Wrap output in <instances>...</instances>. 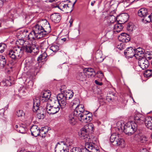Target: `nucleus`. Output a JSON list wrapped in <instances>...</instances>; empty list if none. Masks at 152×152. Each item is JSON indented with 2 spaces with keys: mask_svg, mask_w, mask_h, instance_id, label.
<instances>
[{
  "mask_svg": "<svg viewBox=\"0 0 152 152\" xmlns=\"http://www.w3.org/2000/svg\"><path fill=\"white\" fill-rule=\"evenodd\" d=\"M40 103L39 101L37 102H33V110L34 112H37V117L39 119H43L45 117L44 113L46 112L45 108L39 107Z\"/></svg>",
  "mask_w": 152,
  "mask_h": 152,
  "instance_id": "39448f33",
  "label": "nucleus"
},
{
  "mask_svg": "<svg viewBox=\"0 0 152 152\" xmlns=\"http://www.w3.org/2000/svg\"><path fill=\"white\" fill-rule=\"evenodd\" d=\"M64 94L61 93L58 94L57 96V100L55 102V104H58L61 109L65 108L66 106V99Z\"/></svg>",
  "mask_w": 152,
  "mask_h": 152,
  "instance_id": "1a4fd4ad",
  "label": "nucleus"
},
{
  "mask_svg": "<svg viewBox=\"0 0 152 152\" xmlns=\"http://www.w3.org/2000/svg\"><path fill=\"white\" fill-rule=\"evenodd\" d=\"M39 23L42 27L43 31V35L45 36L49 33L51 31L50 26L49 23L45 20H42L39 22Z\"/></svg>",
  "mask_w": 152,
  "mask_h": 152,
  "instance_id": "9b49d317",
  "label": "nucleus"
},
{
  "mask_svg": "<svg viewBox=\"0 0 152 152\" xmlns=\"http://www.w3.org/2000/svg\"><path fill=\"white\" fill-rule=\"evenodd\" d=\"M41 95L46 97V99H49L50 96L51 94L49 91H45L42 92Z\"/></svg>",
  "mask_w": 152,
  "mask_h": 152,
  "instance_id": "e433bc0d",
  "label": "nucleus"
},
{
  "mask_svg": "<svg viewBox=\"0 0 152 152\" xmlns=\"http://www.w3.org/2000/svg\"><path fill=\"white\" fill-rule=\"evenodd\" d=\"M138 60L139 66L142 69H145L149 66V62L145 58L143 57Z\"/></svg>",
  "mask_w": 152,
  "mask_h": 152,
  "instance_id": "4468645a",
  "label": "nucleus"
},
{
  "mask_svg": "<svg viewBox=\"0 0 152 152\" xmlns=\"http://www.w3.org/2000/svg\"><path fill=\"white\" fill-rule=\"evenodd\" d=\"M84 113H85L84 112H80V110H74L73 114L76 117L78 118L81 115H83Z\"/></svg>",
  "mask_w": 152,
  "mask_h": 152,
  "instance_id": "ea45409f",
  "label": "nucleus"
},
{
  "mask_svg": "<svg viewBox=\"0 0 152 152\" xmlns=\"http://www.w3.org/2000/svg\"><path fill=\"white\" fill-rule=\"evenodd\" d=\"M47 56V54L45 52L43 53L42 54L39 55L37 58L38 61H41L42 60H45Z\"/></svg>",
  "mask_w": 152,
  "mask_h": 152,
  "instance_id": "a19ab883",
  "label": "nucleus"
},
{
  "mask_svg": "<svg viewBox=\"0 0 152 152\" xmlns=\"http://www.w3.org/2000/svg\"><path fill=\"white\" fill-rule=\"evenodd\" d=\"M28 42L27 41H24L23 39H19L17 40L16 42V44L18 46V45H21L23 48L26 44L25 43L26 42Z\"/></svg>",
  "mask_w": 152,
  "mask_h": 152,
  "instance_id": "c9c22d12",
  "label": "nucleus"
},
{
  "mask_svg": "<svg viewBox=\"0 0 152 152\" xmlns=\"http://www.w3.org/2000/svg\"><path fill=\"white\" fill-rule=\"evenodd\" d=\"M124 46V44L123 43H120L117 45V48L120 50H121L123 48Z\"/></svg>",
  "mask_w": 152,
  "mask_h": 152,
  "instance_id": "864d4df0",
  "label": "nucleus"
},
{
  "mask_svg": "<svg viewBox=\"0 0 152 152\" xmlns=\"http://www.w3.org/2000/svg\"><path fill=\"white\" fill-rule=\"evenodd\" d=\"M41 37L36 34L33 30L32 31L28 36V39L30 41H34L36 39H40Z\"/></svg>",
  "mask_w": 152,
  "mask_h": 152,
  "instance_id": "412c9836",
  "label": "nucleus"
},
{
  "mask_svg": "<svg viewBox=\"0 0 152 152\" xmlns=\"http://www.w3.org/2000/svg\"><path fill=\"white\" fill-rule=\"evenodd\" d=\"M123 127H120L119 130L122 131L123 129L125 133L128 135H131L134 133L137 129V125L136 123L133 122H129L125 125H123Z\"/></svg>",
  "mask_w": 152,
  "mask_h": 152,
  "instance_id": "f03ea898",
  "label": "nucleus"
},
{
  "mask_svg": "<svg viewBox=\"0 0 152 152\" xmlns=\"http://www.w3.org/2000/svg\"><path fill=\"white\" fill-rule=\"evenodd\" d=\"M17 130L22 134H25L26 132L27 128L25 126H20L18 129H17Z\"/></svg>",
  "mask_w": 152,
  "mask_h": 152,
  "instance_id": "f704fd0d",
  "label": "nucleus"
},
{
  "mask_svg": "<svg viewBox=\"0 0 152 152\" xmlns=\"http://www.w3.org/2000/svg\"><path fill=\"white\" fill-rule=\"evenodd\" d=\"M95 83L96 84L99 86H101L102 85V82H100L96 80H95Z\"/></svg>",
  "mask_w": 152,
  "mask_h": 152,
  "instance_id": "4d7b16f0",
  "label": "nucleus"
},
{
  "mask_svg": "<svg viewBox=\"0 0 152 152\" xmlns=\"http://www.w3.org/2000/svg\"><path fill=\"white\" fill-rule=\"evenodd\" d=\"M50 49L54 52H56L59 50V47L58 45L53 44L50 47Z\"/></svg>",
  "mask_w": 152,
  "mask_h": 152,
  "instance_id": "79ce46f5",
  "label": "nucleus"
},
{
  "mask_svg": "<svg viewBox=\"0 0 152 152\" xmlns=\"http://www.w3.org/2000/svg\"><path fill=\"white\" fill-rule=\"evenodd\" d=\"M48 99H46V97L42 96L41 95L40 97V100L39 101V102L40 100L42 102H47ZM38 101H39V100H37V101H35L34 100V102H37Z\"/></svg>",
  "mask_w": 152,
  "mask_h": 152,
  "instance_id": "8fccbe9b",
  "label": "nucleus"
},
{
  "mask_svg": "<svg viewBox=\"0 0 152 152\" xmlns=\"http://www.w3.org/2000/svg\"><path fill=\"white\" fill-rule=\"evenodd\" d=\"M150 17L151 18V22L152 23V13L150 15Z\"/></svg>",
  "mask_w": 152,
  "mask_h": 152,
  "instance_id": "774afa93",
  "label": "nucleus"
},
{
  "mask_svg": "<svg viewBox=\"0 0 152 152\" xmlns=\"http://www.w3.org/2000/svg\"><path fill=\"white\" fill-rule=\"evenodd\" d=\"M0 59H1V60H6V59L5 57L4 56H0Z\"/></svg>",
  "mask_w": 152,
  "mask_h": 152,
  "instance_id": "680f3d73",
  "label": "nucleus"
},
{
  "mask_svg": "<svg viewBox=\"0 0 152 152\" xmlns=\"http://www.w3.org/2000/svg\"><path fill=\"white\" fill-rule=\"evenodd\" d=\"M61 39L63 41L65 42L66 40V38H62Z\"/></svg>",
  "mask_w": 152,
  "mask_h": 152,
  "instance_id": "338daca9",
  "label": "nucleus"
},
{
  "mask_svg": "<svg viewBox=\"0 0 152 152\" xmlns=\"http://www.w3.org/2000/svg\"><path fill=\"white\" fill-rule=\"evenodd\" d=\"M6 84H7V86H10L12 85L13 84L15 83L14 81H11V79L10 78L6 80L5 81Z\"/></svg>",
  "mask_w": 152,
  "mask_h": 152,
  "instance_id": "c03bdc74",
  "label": "nucleus"
},
{
  "mask_svg": "<svg viewBox=\"0 0 152 152\" xmlns=\"http://www.w3.org/2000/svg\"><path fill=\"white\" fill-rule=\"evenodd\" d=\"M84 71L85 72L86 75L88 76L94 75L95 74V72L92 68H86L84 69Z\"/></svg>",
  "mask_w": 152,
  "mask_h": 152,
  "instance_id": "c756f323",
  "label": "nucleus"
},
{
  "mask_svg": "<svg viewBox=\"0 0 152 152\" xmlns=\"http://www.w3.org/2000/svg\"><path fill=\"white\" fill-rule=\"evenodd\" d=\"M117 126H118V129H119V128H120V127H123V125H124V124H122V123L121 122H118L117 123ZM120 130H119V131Z\"/></svg>",
  "mask_w": 152,
  "mask_h": 152,
  "instance_id": "6e6d98bb",
  "label": "nucleus"
},
{
  "mask_svg": "<svg viewBox=\"0 0 152 152\" xmlns=\"http://www.w3.org/2000/svg\"><path fill=\"white\" fill-rule=\"evenodd\" d=\"M140 152H149L146 148H142Z\"/></svg>",
  "mask_w": 152,
  "mask_h": 152,
  "instance_id": "052dcab7",
  "label": "nucleus"
},
{
  "mask_svg": "<svg viewBox=\"0 0 152 152\" xmlns=\"http://www.w3.org/2000/svg\"><path fill=\"white\" fill-rule=\"evenodd\" d=\"M134 29V25L131 23H128L127 25V30L130 32L133 31Z\"/></svg>",
  "mask_w": 152,
  "mask_h": 152,
  "instance_id": "49530a36",
  "label": "nucleus"
},
{
  "mask_svg": "<svg viewBox=\"0 0 152 152\" xmlns=\"http://www.w3.org/2000/svg\"><path fill=\"white\" fill-rule=\"evenodd\" d=\"M79 101L77 98H75L71 103V105L72 108H75L79 105Z\"/></svg>",
  "mask_w": 152,
  "mask_h": 152,
  "instance_id": "473e14b6",
  "label": "nucleus"
},
{
  "mask_svg": "<svg viewBox=\"0 0 152 152\" xmlns=\"http://www.w3.org/2000/svg\"><path fill=\"white\" fill-rule=\"evenodd\" d=\"M95 3V1H93L91 2V5L92 6H93Z\"/></svg>",
  "mask_w": 152,
  "mask_h": 152,
  "instance_id": "0e129e2a",
  "label": "nucleus"
},
{
  "mask_svg": "<svg viewBox=\"0 0 152 152\" xmlns=\"http://www.w3.org/2000/svg\"><path fill=\"white\" fill-rule=\"evenodd\" d=\"M137 14L139 17L142 18L145 15L148 14V10L146 8H141L138 11Z\"/></svg>",
  "mask_w": 152,
  "mask_h": 152,
  "instance_id": "a878e982",
  "label": "nucleus"
},
{
  "mask_svg": "<svg viewBox=\"0 0 152 152\" xmlns=\"http://www.w3.org/2000/svg\"><path fill=\"white\" fill-rule=\"evenodd\" d=\"M75 116L73 114H70L68 118V121L69 123L72 125H74L76 123V121L75 118Z\"/></svg>",
  "mask_w": 152,
  "mask_h": 152,
  "instance_id": "bb28decb",
  "label": "nucleus"
},
{
  "mask_svg": "<svg viewBox=\"0 0 152 152\" xmlns=\"http://www.w3.org/2000/svg\"><path fill=\"white\" fill-rule=\"evenodd\" d=\"M131 37L130 35L126 33L121 34L118 37V40L123 42H127L130 40Z\"/></svg>",
  "mask_w": 152,
  "mask_h": 152,
  "instance_id": "a211bd4d",
  "label": "nucleus"
},
{
  "mask_svg": "<svg viewBox=\"0 0 152 152\" xmlns=\"http://www.w3.org/2000/svg\"><path fill=\"white\" fill-rule=\"evenodd\" d=\"M106 99L108 101L110 102L113 100V99L110 96H108L106 97Z\"/></svg>",
  "mask_w": 152,
  "mask_h": 152,
  "instance_id": "5fc2aeb1",
  "label": "nucleus"
},
{
  "mask_svg": "<svg viewBox=\"0 0 152 152\" xmlns=\"http://www.w3.org/2000/svg\"><path fill=\"white\" fill-rule=\"evenodd\" d=\"M60 107L58 104H55L53 105H51L49 104H47L46 106L45 107L46 111L50 115H53L58 113L60 109Z\"/></svg>",
  "mask_w": 152,
  "mask_h": 152,
  "instance_id": "9d476101",
  "label": "nucleus"
},
{
  "mask_svg": "<svg viewBox=\"0 0 152 152\" xmlns=\"http://www.w3.org/2000/svg\"><path fill=\"white\" fill-rule=\"evenodd\" d=\"M26 45L23 48V50L27 53H34L35 54H37L39 52V49L37 46L35 44L31 42L29 43L28 41L25 43Z\"/></svg>",
  "mask_w": 152,
  "mask_h": 152,
  "instance_id": "0eeeda50",
  "label": "nucleus"
},
{
  "mask_svg": "<svg viewBox=\"0 0 152 152\" xmlns=\"http://www.w3.org/2000/svg\"><path fill=\"white\" fill-rule=\"evenodd\" d=\"M94 127L91 123L85 125L80 130V136L81 139L84 140L85 142L89 141L90 138L88 135L93 131Z\"/></svg>",
  "mask_w": 152,
  "mask_h": 152,
  "instance_id": "f257e3e1",
  "label": "nucleus"
},
{
  "mask_svg": "<svg viewBox=\"0 0 152 152\" xmlns=\"http://www.w3.org/2000/svg\"><path fill=\"white\" fill-rule=\"evenodd\" d=\"M135 139L136 140H139L142 143L145 142L148 140V138L144 135L137 134L135 135Z\"/></svg>",
  "mask_w": 152,
  "mask_h": 152,
  "instance_id": "b1692460",
  "label": "nucleus"
},
{
  "mask_svg": "<svg viewBox=\"0 0 152 152\" xmlns=\"http://www.w3.org/2000/svg\"><path fill=\"white\" fill-rule=\"evenodd\" d=\"M72 22H73V20H70L69 21V22L70 23V26H71L72 25Z\"/></svg>",
  "mask_w": 152,
  "mask_h": 152,
  "instance_id": "69168bd1",
  "label": "nucleus"
},
{
  "mask_svg": "<svg viewBox=\"0 0 152 152\" xmlns=\"http://www.w3.org/2000/svg\"><path fill=\"white\" fill-rule=\"evenodd\" d=\"M134 120L133 123L141 124L145 121V117L142 114L136 112L134 115Z\"/></svg>",
  "mask_w": 152,
  "mask_h": 152,
  "instance_id": "ddd939ff",
  "label": "nucleus"
},
{
  "mask_svg": "<svg viewBox=\"0 0 152 152\" xmlns=\"http://www.w3.org/2000/svg\"><path fill=\"white\" fill-rule=\"evenodd\" d=\"M152 75V70L148 69L145 71L144 73V76L146 77H150Z\"/></svg>",
  "mask_w": 152,
  "mask_h": 152,
  "instance_id": "37998d69",
  "label": "nucleus"
},
{
  "mask_svg": "<svg viewBox=\"0 0 152 152\" xmlns=\"http://www.w3.org/2000/svg\"><path fill=\"white\" fill-rule=\"evenodd\" d=\"M46 129L45 127H42L41 130L40 128L37 125H33L30 128V130L31 133V135L35 137H36L40 134L42 135V137H45V135H43V134H45L46 132L47 131H44L45 129Z\"/></svg>",
  "mask_w": 152,
  "mask_h": 152,
  "instance_id": "6e6552de",
  "label": "nucleus"
},
{
  "mask_svg": "<svg viewBox=\"0 0 152 152\" xmlns=\"http://www.w3.org/2000/svg\"><path fill=\"white\" fill-rule=\"evenodd\" d=\"M43 28L39 23V22L38 23L36 24L34 28V30H33L38 35H39L41 38L45 37L44 35H43V31L44 30L42 29Z\"/></svg>",
  "mask_w": 152,
  "mask_h": 152,
  "instance_id": "f3484780",
  "label": "nucleus"
},
{
  "mask_svg": "<svg viewBox=\"0 0 152 152\" xmlns=\"http://www.w3.org/2000/svg\"><path fill=\"white\" fill-rule=\"evenodd\" d=\"M129 18V16L128 14L126 13H123L120 14L119 15L116 16L110 14L109 19L110 20L112 19V21H110V22L111 23H113L114 22L118 20V21H120L121 23H124L126 22Z\"/></svg>",
  "mask_w": 152,
  "mask_h": 152,
  "instance_id": "423d86ee",
  "label": "nucleus"
},
{
  "mask_svg": "<svg viewBox=\"0 0 152 152\" xmlns=\"http://www.w3.org/2000/svg\"><path fill=\"white\" fill-rule=\"evenodd\" d=\"M4 110L3 109L0 110V116H2L4 115Z\"/></svg>",
  "mask_w": 152,
  "mask_h": 152,
  "instance_id": "bf43d9fd",
  "label": "nucleus"
},
{
  "mask_svg": "<svg viewBox=\"0 0 152 152\" xmlns=\"http://www.w3.org/2000/svg\"><path fill=\"white\" fill-rule=\"evenodd\" d=\"M3 1L0 0V7H1L3 5Z\"/></svg>",
  "mask_w": 152,
  "mask_h": 152,
  "instance_id": "e2e57ef3",
  "label": "nucleus"
},
{
  "mask_svg": "<svg viewBox=\"0 0 152 152\" xmlns=\"http://www.w3.org/2000/svg\"><path fill=\"white\" fill-rule=\"evenodd\" d=\"M61 143L66 145V148H68L69 147L71 146L73 144V140L72 139L69 138H66L65 141H61Z\"/></svg>",
  "mask_w": 152,
  "mask_h": 152,
  "instance_id": "cd10ccee",
  "label": "nucleus"
},
{
  "mask_svg": "<svg viewBox=\"0 0 152 152\" xmlns=\"http://www.w3.org/2000/svg\"><path fill=\"white\" fill-rule=\"evenodd\" d=\"M113 31H110L107 32L106 34V36L109 39H110L113 36Z\"/></svg>",
  "mask_w": 152,
  "mask_h": 152,
  "instance_id": "09e8293b",
  "label": "nucleus"
},
{
  "mask_svg": "<svg viewBox=\"0 0 152 152\" xmlns=\"http://www.w3.org/2000/svg\"><path fill=\"white\" fill-rule=\"evenodd\" d=\"M135 52V49L132 47H130L127 48L125 50L124 54L126 58H132L133 56H134Z\"/></svg>",
  "mask_w": 152,
  "mask_h": 152,
  "instance_id": "dca6fc26",
  "label": "nucleus"
},
{
  "mask_svg": "<svg viewBox=\"0 0 152 152\" xmlns=\"http://www.w3.org/2000/svg\"><path fill=\"white\" fill-rule=\"evenodd\" d=\"M16 115L18 117H23L24 116L25 113L23 110H19L17 111Z\"/></svg>",
  "mask_w": 152,
  "mask_h": 152,
  "instance_id": "de8ad7c7",
  "label": "nucleus"
},
{
  "mask_svg": "<svg viewBox=\"0 0 152 152\" xmlns=\"http://www.w3.org/2000/svg\"><path fill=\"white\" fill-rule=\"evenodd\" d=\"M71 7V5L69 4H61L58 6L59 9L66 13L71 12L72 11L73 9H72Z\"/></svg>",
  "mask_w": 152,
  "mask_h": 152,
  "instance_id": "aec40b11",
  "label": "nucleus"
},
{
  "mask_svg": "<svg viewBox=\"0 0 152 152\" xmlns=\"http://www.w3.org/2000/svg\"><path fill=\"white\" fill-rule=\"evenodd\" d=\"M1 62L2 63L1 65L2 67H4L6 69H8L10 68L11 69L12 68V66H9V64H6V60H1Z\"/></svg>",
  "mask_w": 152,
  "mask_h": 152,
  "instance_id": "4c0bfd02",
  "label": "nucleus"
},
{
  "mask_svg": "<svg viewBox=\"0 0 152 152\" xmlns=\"http://www.w3.org/2000/svg\"><path fill=\"white\" fill-rule=\"evenodd\" d=\"M143 57L147 60H151L152 58V51H145L143 54Z\"/></svg>",
  "mask_w": 152,
  "mask_h": 152,
  "instance_id": "2f4dec72",
  "label": "nucleus"
},
{
  "mask_svg": "<svg viewBox=\"0 0 152 152\" xmlns=\"http://www.w3.org/2000/svg\"><path fill=\"white\" fill-rule=\"evenodd\" d=\"M99 78H102L104 77V75L103 72L101 71H99L96 72Z\"/></svg>",
  "mask_w": 152,
  "mask_h": 152,
  "instance_id": "3c124183",
  "label": "nucleus"
},
{
  "mask_svg": "<svg viewBox=\"0 0 152 152\" xmlns=\"http://www.w3.org/2000/svg\"><path fill=\"white\" fill-rule=\"evenodd\" d=\"M110 140L111 142L114 146H119L121 147L124 146V140L120 137L118 134L113 133L111 134L110 137Z\"/></svg>",
  "mask_w": 152,
  "mask_h": 152,
  "instance_id": "7ed1b4c3",
  "label": "nucleus"
},
{
  "mask_svg": "<svg viewBox=\"0 0 152 152\" xmlns=\"http://www.w3.org/2000/svg\"><path fill=\"white\" fill-rule=\"evenodd\" d=\"M82 115L77 118L82 123H86L91 121V117L88 116L87 114H86L85 113Z\"/></svg>",
  "mask_w": 152,
  "mask_h": 152,
  "instance_id": "4be33fe9",
  "label": "nucleus"
},
{
  "mask_svg": "<svg viewBox=\"0 0 152 152\" xmlns=\"http://www.w3.org/2000/svg\"><path fill=\"white\" fill-rule=\"evenodd\" d=\"M135 52L134 56L137 59H139L143 57V54L145 50L142 48L139 47L136 49H135Z\"/></svg>",
  "mask_w": 152,
  "mask_h": 152,
  "instance_id": "6ab92c4d",
  "label": "nucleus"
},
{
  "mask_svg": "<svg viewBox=\"0 0 152 152\" xmlns=\"http://www.w3.org/2000/svg\"><path fill=\"white\" fill-rule=\"evenodd\" d=\"M84 107V106L82 104H80L75 108V110H80V112H84L85 109Z\"/></svg>",
  "mask_w": 152,
  "mask_h": 152,
  "instance_id": "a18cd8bd",
  "label": "nucleus"
},
{
  "mask_svg": "<svg viewBox=\"0 0 152 152\" xmlns=\"http://www.w3.org/2000/svg\"><path fill=\"white\" fill-rule=\"evenodd\" d=\"M55 152H69V149L66 148V145L61 142L58 143L55 148Z\"/></svg>",
  "mask_w": 152,
  "mask_h": 152,
  "instance_id": "2eb2a0df",
  "label": "nucleus"
},
{
  "mask_svg": "<svg viewBox=\"0 0 152 152\" xmlns=\"http://www.w3.org/2000/svg\"><path fill=\"white\" fill-rule=\"evenodd\" d=\"M150 16V15H149L148 13V15H145L142 18L141 20L142 22L145 24L151 22V18Z\"/></svg>",
  "mask_w": 152,
  "mask_h": 152,
  "instance_id": "7c9ffc66",
  "label": "nucleus"
},
{
  "mask_svg": "<svg viewBox=\"0 0 152 152\" xmlns=\"http://www.w3.org/2000/svg\"><path fill=\"white\" fill-rule=\"evenodd\" d=\"M85 142L86 148L89 149V152H99V148L97 145L88 141Z\"/></svg>",
  "mask_w": 152,
  "mask_h": 152,
  "instance_id": "f8f14e48",
  "label": "nucleus"
},
{
  "mask_svg": "<svg viewBox=\"0 0 152 152\" xmlns=\"http://www.w3.org/2000/svg\"><path fill=\"white\" fill-rule=\"evenodd\" d=\"M115 24L114 26L113 31L116 32L117 33L120 32L123 29V27L121 23H117Z\"/></svg>",
  "mask_w": 152,
  "mask_h": 152,
  "instance_id": "c85d7f7f",
  "label": "nucleus"
},
{
  "mask_svg": "<svg viewBox=\"0 0 152 152\" xmlns=\"http://www.w3.org/2000/svg\"><path fill=\"white\" fill-rule=\"evenodd\" d=\"M23 50L19 46L10 50L7 53V56L12 59L15 60L17 57L21 58L23 54Z\"/></svg>",
  "mask_w": 152,
  "mask_h": 152,
  "instance_id": "20e7f679",
  "label": "nucleus"
},
{
  "mask_svg": "<svg viewBox=\"0 0 152 152\" xmlns=\"http://www.w3.org/2000/svg\"><path fill=\"white\" fill-rule=\"evenodd\" d=\"M85 147L80 148V152H89V149H87L88 148H86V145Z\"/></svg>",
  "mask_w": 152,
  "mask_h": 152,
  "instance_id": "603ef678",
  "label": "nucleus"
},
{
  "mask_svg": "<svg viewBox=\"0 0 152 152\" xmlns=\"http://www.w3.org/2000/svg\"><path fill=\"white\" fill-rule=\"evenodd\" d=\"M74 148L75 152H80V148Z\"/></svg>",
  "mask_w": 152,
  "mask_h": 152,
  "instance_id": "13d9d810",
  "label": "nucleus"
},
{
  "mask_svg": "<svg viewBox=\"0 0 152 152\" xmlns=\"http://www.w3.org/2000/svg\"><path fill=\"white\" fill-rule=\"evenodd\" d=\"M76 77L77 80L82 82H83L86 80V75L84 72L78 73Z\"/></svg>",
  "mask_w": 152,
  "mask_h": 152,
  "instance_id": "393cba45",
  "label": "nucleus"
},
{
  "mask_svg": "<svg viewBox=\"0 0 152 152\" xmlns=\"http://www.w3.org/2000/svg\"><path fill=\"white\" fill-rule=\"evenodd\" d=\"M50 19L52 21L57 23L60 21L61 17L59 13H55L51 15Z\"/></svg>",
  "mask_w": 152,
  "mask_h": 152,
  "instance_id": "5701e85b",
  "label": "nucleus"
},
{
  "mask_svg": "<svg viewBox=\"0 0 152 152\" xmlns=\"http://www.w3.org/2000/svg\"><path fill=\"white\" fill-rule=\"evenodd\" d=\"M145 126L148 129L152 130V121L148 120L147 119L145 121Z\"/></svg>",
  "mask_w": 152,
  "mask_h": 152,
  "instance_id": "58836bf2",
  "label": "nucleus"
},
{
  "mask_svg": "<svg viewBox=\"0 0 152 152\" xmlns=\"http://www.w3.org/2000/svg\"><path fill=\"white\" fill-rule=\"evenodd\" d=\"M63 94H64L66 99H70L73 96V93L71 91L64 92Z\"/></svg>",
  "mask_w": 152,
  "mask_h": 152,
  "instance_id": "72a5a7b5",
  "label": "nucleus"
}]
</instances>
